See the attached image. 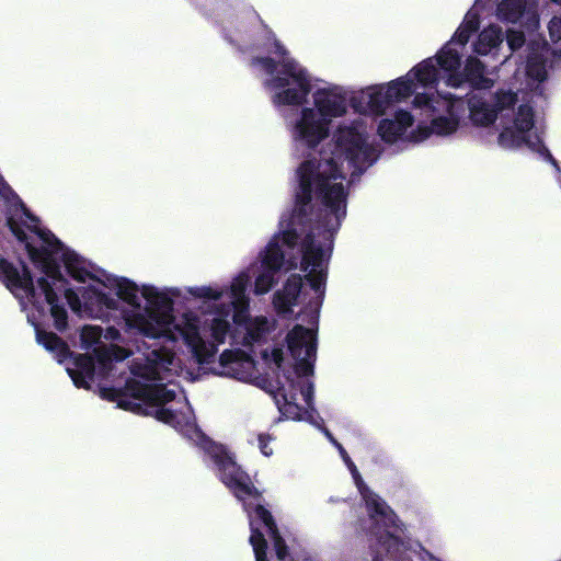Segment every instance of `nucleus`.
<instances>
[{"label":"nucleus","mask_w":561,"mask_h":561,"mask_svg":"<svg viewBox=\"0 0 561 561\" xmlns=\"http://www.w3.org/2000/svg\"><path fill=\"white\" fill-rule=\"evenodd\" d=\"M65 298L72 311L78 312L83 306L82 297H80L72 288L65 289Z\"/></svg>","instance_id":"6e6d98bb"},{"label":"nucleus","mask_w":561,"mask_h":561,"mask_svg":"<svg viewBox=\"0 0 561 561\" xmlns=\"http://www.w3.org/2000/svg\"><path fill=\"white\" fill-rule=\"evenodd\" d=\"M386 96L387 93L385 91V85H376L369 88L366 95L363 96V99H367L365 104H363L362 101H358L356 98H352L351 105L356 112L360 114H373L376 116H381L391 105L390 101H388V98Z\"/></svg>","instance_id":"f3484780"},{"label":"nucleus","mask_w":561,"mask_h":561,"mask_svg":"<svg viewBox=\"0 0 561 561\" xmlns=\"http://www.w3.org/2000/svg\"><path fill=\"white\" fill-rule=\"evenodd\" d=\"M202 449L214 461L219 480L230 490L234 497L242 503L243 510L248 513L250 523H253L254 514L270 534L277 529V524L272 513L260 502L263 499L262 492L253 484L251 477L237 463L234 456L221 444L202 435L199 442Z\"/></svg>","instance_id":"f03ea898"},{"label":"nucleus","mask_w":561,"mask_h":561,"mask_svg":"<svg viewBox=\"0 0 561 561\" xmlns=\"http://www.w3.org/2000/svg\"><path fill=\"white\" fill-rule=\"evenodd\" d=\"M230 309L233 308L232 320L237 325H248L253 319L249 314V301L231 302Z\"/></svg>","instance_id":"c03bdc74"},{"label":"nucleus","mask_w":561,"mask_h":561,"mask_svg":"<svg viewBox=\"0 0 561 561\" xmlns=\"http://www.w3.org/2000/svg\"><path fill=\"white\" fill-rule=\"evenodd\" d=\"M18 209H20L22 211V214L25 216L26 219H28L31 221V224H33L32 226H27L28 230L32 231V229L34 227H37L39 228L37 225L39 222V219L37 216H35L27 207L26 205L22 202L20 205H18Z\"/></svg>","instance_id":"338daca9"},{"label":"nucleus","mask_w":561,"mask_h":561,"mask_svg":"<svg viewBox=\"0 0 561 561\" xmlns=\"http://www.w3.org/2000/svg\"><path fill=\"white\" fill-rule=\"evenodd\" d=\"M276 272H272L271 270L263 268L262 273H260L254 282V294L255 295H264L268 293L274 284L276 283L275 276Z\"/></svg>","instance_id":"79ce46f5"},{"label":"nucleus","mask_w":561,"mask_h":561,"mask_svg":"<svg viewBox=\"0 0 561 561\" xmlns=\"http://www.w3.org/2000/svg\"><path fill=\"white\" fill-rule=\"evenodd\" d=\"M117 407L126 411L136 412L138 414H148L147 412H145L140 403H136L130 399H123V397H121V399L118 400Z\"/></svg>","instance_id":"680f3d73"},{"label":"nucleus","mask_w":561,"mask_h":561,"mask_svg":"<svg viewBox=\"0 0 561 561\" xmlns=\"http://www.w3.org/2000/svg\"><path fill=\"white\" fill-rule=\"evenodd\" d=\"M294 370L297 376H311L313 375L316 357H308L306 355L295 358Z\"/></svg>","instance_id":"09e8293b"},{"label":"nucleus","mask_w":561,"mask_h":561,"mask_svg":"<svg viewBox=\"0 0 561 561\" xmlns=\"http://www.w3.org/2000/svg\"><path fill=\"white\" fill-rule=\"evenodd\" d=\"M116 288V299L123 300L135 309H140L139 288L133 280L126 277H116L114 279Z\"/></svg>","instance_id":"bb28decb"},{"label":"nucleus","mask_w":561,"mask_h":561,"mask_svg":"<svg viewBox=\"0 0 561 561\" xmlns=\"http://www.w3.org/2000/svg\"><path fill=\"white\" fill-rule=\"evenodd\" d=\"M472 34H470L465 27L460 26L456 30L455 34L453 35L451 39L448 42L451 44L457 43L461 46H465Z\"/></svg>","instance_id":"0e129e2a"},{"label":"nucleus","mask_w":561,"mask_h":561,"mask_svg":"<svg viewBox=\"0 0 561 561\" xmlns=\"http://www.w3.org/2000/svg\"><path fill=\"white\" fill-rule=\"evenodd\" d=\"M527 141H530L527 135L520 134L517 129L505 128L499 135V144L502 147H519L523 144L527 145Z\"/></svg>","instance_id":"ea45409f"},{"label":"nucleus","mask_w":561,"mask_h":561,"mask_svg":"<svg viewBox=\"0 0 561 561\" xmlns=\"http://www.w3.org/2000/svg\"><path fill=\"white\" fill-rule=\"evenodd\" d=\"M152 385L144 383L135 379H129L126 381L124 392L125 396H129L134 399H138L147 404H149L151 397Z\"/></svg>","instance_id":"e433bc0d"},{"label":"nucleus","mask_w":561,"mask_h":561,"mask_svg":"<svg viewBox=\"0 0 561 561\" xmlns=\"http://www.w3.org/2000/svg\"><path fill=\"white\" fill-rule=\"evenodd\" d=\"M416 84L411 77L407 73L403 77H400L396 80L390 81L385 85V91L387 93L388 101L390 104L399 103L405 101L415 92Z\"/></svg>","instance_id":"b1692460"},{"label":"nucleus","mask_w":561,"mask_h":561,"mask_svg":"<svg viewBox=\"0 0 561 561\" xmlns=\"http://www.w3.org/2000/svg\"><path fill=\"white\" fill-rule=\"evenodd\" d=\"M301 270L307 272L309 267L317 270L321 267L325 250L320 243L316 242V234L309 231L301 241Z\"/></svg>","instance_id":"4be33fe9"},{"label":"nucleus","mask_w":561,"mask_h":561,"mask_svg":"<svg viewBox=\"0 0 561 561\" xmlns=\"http://www.w3.org/2000/svg\"><path fill=\"white\" fill-rule=\"evenodd\" d=\"M184 339L199 365L209 364L214 360L218 351L217 344L204 341L196 327L191 328L185 333Z\"/></svg>","instance_id":"6ab92c4d"},{"label":"nucleus","mask_w":561,"mask_h":561,"mask_svg":"<svg viewBox=\"0 0 561 561\" xmlns=\"http://www.w3.org/2000/svg\"><path fill=\"white\" fill-rule=\"evenodd\" d=\"M527 73L538 81H543L547 78V72L542 64L528 62Z\"/></svg>","instance_id":"052dcab7"},{"label":"nucleus","mask_w":561,"mask_h":561,"mask_svg":"<svg viewBox=\"0 0 561 561\" xmlns=\"http://www.w3.org/2000/svg\"><path fill=\"white\" fill-rule=\"evenodd\" d=\"M434 102H435L434 95L427 94V93H416L413 99L414 107L427 108L431 111L435 110Z\"/></svg>","instance_id":"864d4df0"},{"label":"nucleus","mask_w":561,"mask_h":561,"mask_svg":"<svg viewBox=\"0 0 561 561\" xmlns=\"http://www.w3.org/2000/svg\"><path fill=\"white\" fill-rule=\"evenodd\" d=\"M249 542L253 548L255 561H268L267 559V540L264 537V534L259 527H254L251 522V535L249 538Z\"/></svg>","instance_id":"c9c22d12"},{"label":"nucleus","mask_w":561,"mask_h":561,"mask_svg":"<svg viewBox=\"0 0 561 561\" xmlns=\"http://www.w3.org/2000/svg\"><path fill=\"white\" fill-rule=\"evenodd\" d=\"M251 66H261L263 70L273 76L267 84L275 90H282L274 95V103L278 105H302L307 102L312 85L306 69L301 68L295 59H283L277 62L272 57H253Z\"/></svg>","instance_id":"7ed1b4c3"},{"label":"nucleus","mask_w":561,"mask_h":561,"mask_svg":"<svg viewBox=\"0 0 561 561\" xmlns=\"http://www.w3.org/2000/svg\"><path fill=\"white\" fill-rule=\"evenodd\" d=\"M7 227L16 240L24 244L33 264L38 267L53 286L60 283L62 286L69 284L68 279L61 274L60 264L56 255L64 250V243L48 229L34 227L32 232L35 233L44 243V245L35 247L21 225L12 217H7Z\"/></svg>","instance_id":"20e7f679"},{"label":"nucleus","mask_w":561,"mask_h":561,"mask_svg":"<svg viewBox=\"0 0 561 561\" xmlns=\"http://www.w3.org/2000/svg\"><path fill=\"white\" fill-rule=\"evenodd\" d=\"M257 440L261 453L264 456H271L273 454V450L270 447V442L272 440L271 435L262 433L259 435Z\"/></svg>","instance_id":"69168bd1"},{"label":"nucleus","mask_w":561,"mask_h":561,"mask_svg":"<svg viewBox=\"0 0 561 561\" xmlns=\"http://www.w3.org/2000/svg\"><path fill=\"white\" fill-rule=\"evenodd\" d=\"M141 295L150 307L149 316L128 309H121V319L126 332L141 334L156 339L161 335L160 323H167L172 318L173 300L167 294L160 293L154 286L144 285Z\"/></svg>","instance_id":"39448f33"},{"label":"nucleus","mask_w":561,"mask_h":561,"mask_svg":"<svg viewBox=\"0 0 561 561\" xmlns=\"http://www.w3.org/2000/svg\"><path fill=\"white\" fill-rule=\"evenodd\" d=\"M469 117L473 125L488 127L496 121V111L481 96L472 95L468 99Z\"/></svg>","instance_id":"5701e85b"},{"label":"nucleus","mask_w":561,"mask_h":561,"mask_svg":"<svg viewBox=\"0 0 561 561\" xmlns=\"http://www.w3.org/2000/svg\"><path fill=\"white\" fill-rule=\"evenodd\" d=\"M68 373L77 388H90V381L93 380L94 377L84 376L82 373L76 371L73 369H68Z\"/></svg>","instance_id":"bf43d9fd"},{"label":"nucleus","mask_w":561,"mask_h":561,"mask_svg":"<svg viewBox=\"0 0 561 561\" xmlns=\"http://www.w3.org/2000/svg\"><path fill=\"white\" fill-rule=\"evenodd\" d=\"M37 287L44 295V301L50 306V316L54 319V327L58 332H65L68 329V312L59 298L53 285L44 277L37 279Z\"/></svg>","instance_id":"2eb2a0df"},{"label":"nucleus","mask_w":561,"mask_h":561,"mask_svg":"<svg viewBox=\"0 0 561 561\" xmlns=\"http://www.w3.org/2000/svg\"><path fill=\"white\" fill-rule=\"evenodd\" d=\"M267 41L271 42L273 49L270 50V53L275 54L276 56L288 59V50L286 47L276 38L275 34L270 30Z\"/></svg>","instance_id":"4d7b16f0"},{"label":"nucleus","mask_w":561,"mask_h":561,"mask_svg":"<svg viewBox=\"0 0 561 561\" xmlns=\"http://www.w3.org/2000/svg\"><path fill=\"white\" fill-rule=\"evenodd\" d=\"M486 67L477 57H468L461 71L450 73L446 83L451 88H460L468 83L472 90H490L494 80L485 76Z\"/></svg>","instance_id":"1a4fd4ad"},{"label":"nucleus","mask_w":561,"mask_h":561,"mask_svg":"<svg viewBox=\"0 0 561 561\" xmlns=\"http://www.w3.org/2000/svg\"><path fill=\"white\" fill-rule=\"evenodd\" d=\"M305 278L317 294V296L310 299L306 305L305 311L310 312L314 319H318L325 295L327 272L323 270L311 268Z\"/></svg>","instance_id":"412c9836"},{"label":"nucleus","mask_w":561,"mask_h":561,"mask_svg":"<svg viewBox=\"0 0 561 561\" xmlns=\"http://www.w3.org/2000/svg\"><path fill=\"white\" fill-rule=\"evenodd\" d=\"M278 392L284 399L283 405L278 408L282 415L293 421L302 420L304 409L296 402V391L286 392L285 387L282 385L278 387ZM305 413H307V411H305Z\"/></svg>","instance_id":"72a5a7b5"},{"label":"nucleus","mask_w":561,"mask_h":561,"mask_svg":"<svg viewBox=\"0 0 561 561\" xmlns=\"http://www.w3.org/2000/svg\"><path fill=\"white\" fill-rule=\"evenodd\" d=\"M67 273L77 282L84 283L88 278L93 279L94 275L84 266V261L73 250L64 247L60 256Z\"/></svg>","instance_id":"393cba45"},{"label":"nucleus","mask_w":561,"mask_h":561,"mask_svg":"<svg viewBox=\"0 0 561 561\" xmlns=\"http://www.w3.org/2000/svg\"><path fill=\"white\" fill-rule=\"evenodd\" d=\"M297 174L295 206L282 232L283 244L294 249L304 233L318 230L330 254L334 236L346 217L348 191L342 183L345 174L335 158L307 159Z\"/></svg>","instance_id":"f257e3e1"},{"label":"nucleus","mask_w":561,"mask_h":561,"mask_svg":"<svg viewBox=\"0 0 561 561\" xmlns=\"http://www.w3.org/2000/svg\"><path fill=\"white\" fill-rule=\"evenodd\" d=\"M335 156L344 159L354 168V172L363 173L375 161L374 148L367 142L366 136L354 126L340 127L334 135Z\"/></svg>","instance_id":"423d86ee"},{"label":"nucleus","mask_w":561,"mask_h":561,"mask_svg":"<svg viewBox=\"0 0 561 561\" xmlns=\"http://www.w3.org/2000/svg\"><path fill=\"white\" fill-rule=\"evenodd\" d=\"M101 397L110 402H117L121 397L125 396L124 389H117L114 387H103L100 390Z\"/></svg>","instance_id":"13d9d810"},{"label":"nucleus","mask_w":561,"mask_h":561,"mask_svg":"<svg viewBox=\"0 0 561 561\" xmlns=\"http://www.w3.org/2000/svg\"><path fill=\"white\" fill-rule=\"evenodd\" d=\"M237 360V353L231 350H225L219 356V364L227 367Z\"/></svg>","instance_id":"774afa93"},{"label":"nucleus","mask_w":561,"mask_h":561,"mask_svg":"<svg viewBox=\"0 0 561 561\" xmlns=\"http://www.w3.org/2000/svg\"><path fill=\"white\" fill-rule=\"evenodd\" d=\"M438 68L450 73L459 72L461 65L460 53L450 43L445 44L435 56Z\"/></svg>","instance_id":"c85d7f7f"},{"label":"nucleus","mask_w":561,"mask_h":561,"mask_svg":"<svg viewBox=\"0 0 561 561\" xmlns=\"http://www.w3.org/2000/svg\"><path fill=\"white\" fill-rule=\"evenodd\" d=\"M21 271L5 257L0 259V280L2 284L16 296L18 290H22L32 299L36 310L44 309L43 302L37 300V291L34 285V277L23 260H20Z\"/></svg>","instance_id":"6e6552de"},{"label":"nucleus","mask_w":561,"mask_h":561,"mask_svg":"<svg viewBox=\"0 0 561 561\" xmlns=\"http://www.w3.org/2000/svg\"><path fill=\"white\" fill-rule=\"evenodd\" d=\"M302 288V277L291 274L284 284L282 291L274 295V305L279 313L291 312V307L297 305Z\"/></svg>","instance_id":"a211bd4d"},{"label":"nucleus","mask_w":561,"mask_h":561,"mask_svg":"<svg viewBox=\"0 0 561 561\" xmlns=\"http://www.w3.org/2000/svg\"><path fill=\"white\" fill-rule=\"evenodd\" d=\"M188 293L198 299L219 300L222 297V291L210 286L190 287Z\"/></svg>","instance_id":"49530a36"},{"label":"nucleus","mask_w":561,"mask_h":561,"mask_svg":"<svg viewBox=\"0 0 561 561\" xmlns=\"http://www.w3.org/2000/svg\"><path fill=\"white\" fill-rule=\"evenodd\" d=\"M535 125L534 108L529 104H520L514 118V128L520 134L528 133Z\"/></svg>","instance_id":"f704fd0d"},{"label":"nucleus","mask_w":561,"mask_h":561,"mask_svg":"<svg viewBox=\"0 0 561 561\" xmlns=\"http://www.w3.org/2000/svg\"><path fill=\"white\" fill-rule=\"evenodd\" d=\"M81 297L83 300L84 311L90 316H101L105 311H117L119 310V301L98 289L94 286L84 287Z\"/></svg>","instance_id":"ddd939ff"},{"label":"nucleus","mask_w":561,"mask_h":561,"mask_svg":"<svg viewBox=\"0 0 561 561\" xmlns=\"http://www.w3.org/2000/svg\"><path fill=\"white\" fill-rule=\"evenodd\" d=\"M412 114L404 110H399L393 119H381L378 125V134L387 144H394L403 136L409 127L413 125Z\"/></svg>","instance_id":"dca6fc26"},{"label":"nucleus","mask_w":561,"mask_h":561,"mask_svg":"<svg viewBox=\"0 0 561 561\" xmlns=\"http://www.w3.org/2000/svg\"><path fill=\"white\" fill-rule=\"evenodd\" d=\"M526 9V0H501L496 12L501 21L516 23L520 20Z\"/></svg>","instance_id":"7c9ffc66"},{"label":"nucleus","mask_w":561,"mask_h":561,"mask_svg":"<svg viewBox=\"0 0 561 561\" xmlns=\"http://www.w3.org/2000/svg\"><path fill=\"white\" fill-rule=\"evenodd\" d=\"M411 79L416 80L424 87L434 85L439 80V68L434 64L433 58H427L413 67L409 72Z\"/></svg>","instance_id":"a878e982"},{"label":"nucleus","mask_w":561,"mask_h":561,"mask_svg":"<svg viewBox=\"0 0 561 561\" xmlns=\"http://www.w3.org/2000/svg\"><path fill=\"white\" fill-rule=\"evenodd\" d=\"M268 535L273 541L276 558L279 561H285L286 558L289 556V550L285 539L279 533V529H274Z\"/></svg>","instance_id":"a18cd8bd"},{"label":"nucleus","mask_w":561,"mask_h":561,"mask_svg":"<svg viewBox=\"0 0 561 561\" xmlns=\"http://www.w3.org/2000/svg\"><path fill=\"white\" fill-rule=\"evenodd\" d=\"M517 103V94L513 91L497 90L494 94V104L491 105L496 111V116L504 110L512 108Z\"/></svg>","instance_id":"58836bf2"},{"label":"nucleus","mask_w":561,"mask_h":561,"mask_svg":"<svg viewBox=\"0 0 561 561\" xmlns=\"http://www.w3.org/2000/svg\"><path fill=\"white\" fill-rule=\"evenodd\" d=\"M153 415L158 421H160L164 424H168V425H174L175 423H178L176 413L173 410L168 409V408L158 407V409H156Z\"/></svg>","instance_id":"603ef678"},{"label":"nucleus","mask_w":561,"mask_h":561,"mask_svg":"<svg viewBox=\"0 0 561 561\" xmlns=\"http://www.w3.org/2000/svg\"><path fill=\"white\" fill-rule=\"evenodd\" d=\"M217 311L218 317L210 322V334L216 344H221L226 341L230 331V322L227 319L230 314V306L221 305Z\"/></svg>","instance_id":"2f4dec72"},{"label":"nucleus","mask_w":561,"mask_h":561,"mask_svg":"<svg viewBox=\"0 0 561 561\" xmlns=\"http://www.w3.org/2000/svg\"><path fill=\"white\" fill-rule=\"evenodd\" d=\"M295 130L297 137L313 149L329 136V124L313 108L304 107Z\"/></svg>","instance_id":"9d476101"},{"label":"nucleus","mask_w":561,"mask_h":561,"mask_svg":"<svg viewBox=\"0 0 561 561\" xmlns=\"http://www.w3.org/2000/svg\"><path fill=\"white\" fill-rule=\"evenodd\" d=\"M317 114L330 125L332 117H340L346 113V96L339 87L319 89L314 95Z\"/></svg>","instance_id":"9b49d317"},{"label":"nucleus","mask_w":561,"mask_h":561,"mask_svg":"<svg viewBox=\"0 0 561 561\" xmlns=\"http://www.w3.org/2000/svg\"><path fill=\"white\" fill-rule=\"evenodd\" d=\"M502 42V30L497 26H489L479 34L478 41L474 44V50L479 55H486L493 48L499 47Z\"/></svg>","instance_id":"cd10ccee"},{"label":"nucleus","mask_w":561,"mask_h":561,"mask_svg":"<svg viewBox=\"0 0 561 561\" xmlns=\"http://www.w3.org/2000/svg\"><path fill=\"white\" fill-rule=\"evenodd\" d=\"M0 197L14 209H18V205L23 202L2 176H0Z\"/></svg>","instance_id":"de8ad7c7"},{"label":"nucleus","mask_w":561,"mask_h":561,"mask_svg":"<svg viewBox=\"0 0 561 561\" xmlns=\"http://www.w3.org/2000/svg\"><path fill=\"white\" fill-rule=\"evenodd\" d=\"M288 351L293 358L301 356L317 357L316 331L301 324H296L286 335Z\"/></svg>","instance_id":"f8f14e48"},{"label":"nucleus","mask_w":561,"mask_h":561,"mask_svg":"<svg viewBox=\"0 0 561 561\" xmlns=\"http://www.w3.org/2000/svg\"><path fill=\"white\" fill-rule=\"evenodd\" d=\"M448 111L449 116L435 117L428 125L419 124L411 133V139L419 142L427 139L432 134L447 136L455 133L459 126V118L451 115L450 108Z\"/></svg>","instance_id":"4468645a"},{"label":"nucleus","mask_w":561,"mask_h":561,"mask_svg":"<svg viewBox=\"0 0 561 561\" xmlns=\"http://www.w3.org/2000/svg\"><path fill=\"white\" fill-rule=\"evenodd\" d=\"M36 341L43 345L47 351L53 353L59 363L71 358L73 352H71L69 345L56 333L46 331L35 324Z\"/></svg>","instance_id":"aec40b11"},{"label":"nucleus","mask_w":561,"mask_h":561,"mask_svg":"<svg viewBox=\"0 0 561 561\" xmlns=\"http://www.w3.org/2000/svg\"><path fill=\"white\" fill-rule=\"evenodd\" d=\"M460 26L465 27L470 34L476 33L479 30L480 26V16L478 13H472L469 11Z\"/></svg>","instance_id":"5fc2aeb1"},{"label":"nucleus","mask_w":561,"mask_h":561,"mask_svg":"<svg viewBox=\"0 0 561 561\" xmlns=\"http://www.w3.org/2000/svg\"><path fill=\"white\" fill-rule=\"evenodd\" d=\"M527 146L531 150L538 152L546 161H548L559 170L558 160L551 154L550 150L545 146V144L540 140L539 137H537L535 141H527Z\"/></svg>","instance_id":"8fccbe9b"},{"label":"nucleus","mask_w":561,"mask_h":561,"mask_svg":"<svg viewBox=\"0 0 561 561\" xmlns=\"http://www.w3.org/2000/svg\"><path fill=\"white\" fill-rule=\"evenodd\" d=\"M249 284V276L247 273H240L231 283L230 296L231 302L249 301L245 297V290Z\"/></svg>","instance_id":"a19ab883"},{"label":"nucleus","mask_w":561,"mask_h":561,"mask_svg":"<svg viewBox=\"0 0 561 561\" xmlns=\"http://www.w3.org/2000/svg\"><path fill=\"white\" fill-rule=\"evenodd\" d=\"M275 236L266 245L265 255L262 259V268L278 273L284 263V252Z\"/></svg>","instance_id":"473e14b6"},{"label":"nucleus","mask_w":561,"mask_h":561,"mask_svg":"<svg viewBox=\"0 0 561 561\" xmlns=\"http://www.w3.org/2000/svg\"><path fill=\"white\" fill-rule=\"evenodd\" d=\"M550 37L553 42L561 41V18L553 16L548 25Z\"/></svg>","instance_id":"e2e57ef3"},{"label":"nucleus","mask_w":561,"mask_h":561,"mask_svg":"<svg viewBox=\"0 0 561 561\" xmlns=\"http://www.w3.org/2000/svg\"><path fill=\"white\" fill-rule=\"evenodd\" d=\"M339 453L352 473L356 488L365 502L370 519L379 517L386 527H397L398 517L394 511L366 485L356 465L353 462L343 446H339Z\"/></svg>","instance_id":"0eeeda50"},{"label":"nucleus","mask_w":561,"mask_h":561,"mask_svg":"<svg viewBox=\"0 0 561 561\" xmlns=\"http://www.w3.org/2000/svg\"><path fill=\"white\" fill-rule=\"evenodd\" d=\"M175 391L168 389L165 385L154 383L151 389L149 405L163 407L175 399Z\"/></svg>","instance_id":"4c0bfd02"},{"label":"nucleus","mask_w":561,"mask_h":561,"mask_svg":"<svg viewBox=\"0 0 561 561\" xmlns=\"http://www.w3.org/2000/svg\"><path fill=\"white\" fill-rule=\"evenodd\" d=\"M506 42L511 51H516L525 44V35L522 31L508 30L506 33Z\"/></svg>","instance_id":"3c124183"},{"label":"nucleus","mask_w":561,"mask_h":561,"mask_svg":"<svg viewBox=\"0 0 561 561\" xmlns=\"http://www.w3.org/2000/svg\"><path fill=\"white\" fill-rule=\"evenodd\" d=\"M270 332L268 321L265 317H256L249 321L245 327V335L243 337V345L251 346L254 343L263 342Z\"/></svg>","instance_id":"c756f323"},{"label":"nucleus","mask_w":561,"mask_h":561,"mask_svg":"<svg viewBox=\"0 0 561 561\" xmlns=\"http://www.w3.org/2000/svg\"><path fill=\"white\" fill-rule=\"evenodd\" d=\"M73 357V365L76 371L82 373L84 376L88 377H94L95 375V364L94 359L91 355L84 353V354H75Z\"/></svg>","instance_id":"37998d69"}]
</instances>
